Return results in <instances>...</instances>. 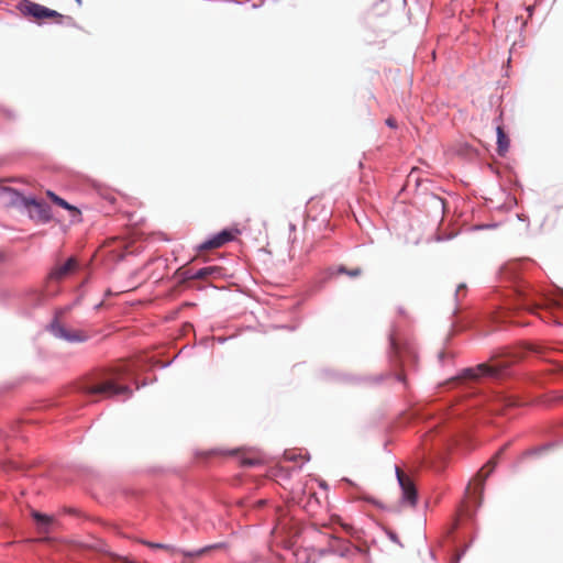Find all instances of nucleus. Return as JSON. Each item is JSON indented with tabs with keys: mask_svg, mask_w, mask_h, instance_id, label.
<instances>
[{
	"mask_svg": "<svg viewBox=\"0 0 563 563\" xmlns=\"http://www.w3.org/2000/svg\"><path fill=\"white\" fill-rule=\"evenodd\" d=\"M125 365H118L95 374L81 384L80 390L95 401L110 399L115 396H132V389L125 384Z\"/></svg>",
	"mask_w": 563,
	"mask_h": 563,
	"instance_id": "f257e3e1",
	"label": "nucleus"
},
{
	"mask_svg": "<svg viewBox=\"0 0 563 563\" xmlns=\"http://www.w3.org/2000/svg\"><path fill=\"white\" fill-rule=\"evenodd\" d=\"M396 483L394 485V501L391 510L401 512L404 510L415 509L419 492L413 476V471L405 464H396L394 466Z\"/></svg>",
	"mask_w": 563,
	"mask_h": 563,
	"instance_id": "f03ea898",
	"label": "nucleus"
},
{
	"mask_svg": "<svg viewBox=\"0 0 563 563\" xmlns=\"http://www.w3.org/2000/svg\"><path fill=\"white\" fill-rule=\"evenodd\" d=\"M417 355L415 347L399 338H389V367H393V376L402 389L408 387L407 374L415 366Z\"/></svg>",
	"mask_w": 563,
	"mask_h": 563,
	"instance_id": "7ed1b4c3",
	"label": "nucleus"
},
{
	"mask_svg": "<svg viewBox=\"0 0 563 563\" xmlns=\"http://www.w3.org/2000/svg\"><path fill=\"white\" fill-rule=\"evenodd\" d=\"M144 545L151 548V549H161V550H165L167 551L168 553H170L172 555L174 554H177V553H180L184 555L185 559H199L203 555H207L209 554L211 551L216 550V549H219L222 547V544H212V545H207V547H203L199 550H196V551H185V550H180V549H177L173 545H169V544H164V543H155V542H151V541H141Z\"/></svg>",
	"mask_w": 563,
	"mask_h": 563,
	"instance_id": "20e7f679",
	"label": "nucleus"
},
{
	"mask_svg": "<svg viewBox=\"0 0 563 563\" xmlns=\"http://www.w3.org/2000/svg\"><path fill=\"white\" fill-rule=\"evenodd\" d=\"M23 206L27 210L31 219L36 220L42 223H46L51 221L52 213L51 208L47 203L43 201H38L33 198H23Z\"/></svg>",
	"mask_w": 563,
	"mask_h": 563,
	"instance_id": "39448f33",
	"label": "nucleus"
},
{
	"mask_svg": "<svg viewBox=\"0 0 563 563\" xmlns=\"http://www.w3.org/2000/svg\"><path fill=\"white\" fill-rule=\"evenodd\" d=\"M510 362L506 363H495V364H479L476 367L466 368L464 371V377L470 379H477L483 376H492L495 377L499 375V373L508 367Z\"/></svg>",
	"mask_w": 563,
	"mask_h": 563,
	"instance_id": "423d86ee",
	"label": "nucleus"
},
{
	"mask_svg": "<svg viewBox=\"0 0 563 563\" xmlns=\"http://www.w3.org/2000/svg\"><path fill=\"white\" fill-rule=\"evenodd\" d=\"M52 333L59 339H63L68 342H85L89 339V334L82 330L70 329L65 327L58 321H54L51 324Z\"/></svg>",
	"mask_w": 563,
	"mask_h": 563,
	"instance_id": "0eeeda50",
	"label": "nucleus"
},
{
	"mask_svg": "<svg viewBox=\"0 0 563 563\" xmlns=\"http://www.w3.org/2000/svg\"><path fill=\"white\" fill-rule=\"evenodd\" d=\"M21 10L24 14L31 15L36 20L42 19H60L62 14H59L57 11L51 10L44 5L25 1L21 5Z\"/></svg>",
	"mask_w": 563,
	"mask_h": 563,
	"instance_id": "6e6552de",
	"label": "nucleus"
},
{
	"mask_svg": "<svg viewBox=\"0 0 563 563\" xmlns=\"http://www.w3.org/2000/svg\"><path fill=\"white\" fill-rule=\"evenodd\" d=\"M238 230H223L212 236L211 239L207 240L202 244L199 245V251H208L213 249H219L227 244L230 241H233L235 238V234L238 233Z\"/></svg>",
	"mask_w": 563,
	"mask_h": 563,
	"instance_id": "1a4fd4ad",
	"label": "nucleus"
},
{
	"mask_svg": "<svg viewBox=\"0 0 563 563\" xmlns=\"http://www.w3.org/2000/svg\"><path fill=\"white\" fill-rule=\"evenodd\" d=\"M78 267V262L75 257H69L63 265L56 266L49 274V278L54 280H62Z\"/></svg>",
	"mask_w": 563,
	"mask_h": 563,
	"instance_id": "9d476101",
	"label": "nucleus"
},
{
	"mask_svg": "<svg viewBox=\"0 0 563 563\" xmlns=\"http://www.w3.org/2000/svg\"><path fill=\"white\" fill-rule=\"evenodd\" d=\"M31 516L36 521L40 533L47 534L51 532V527L55 522L53 516L41 514L37 510H32Z\"/></svg>",
	"mask_w": 563,
	"mask_h": 563,
	"instance_id": "9b49d317",
	"label": "nucleus"
},
{
	"mask_svg": "<svg viewBox=\"0 0 563 563\" xmlns=\"http://www.w3.org/2000/svg\"><path fill=\"white\" fill-rule=\"evenodd\" d=\"M504 452V449H500L477 473V477L481 481V486H483L486 478L495 471L499 456Z\"/></svg>",
	"mask_w": 563,
	"mask_h": 563,
	"instance_id": "f8f14e48",
	"label": "nucleus"
},
{
	"mask_svg": "<svg viewBox=\"0 0 563 563\" xmlns=\"http://www.w3.org/2000/svg\"><path fill=\"white\" fill-rule=\"evenodd\" d=\"M496 131H497V152L500 156H504L509 150L510 140H509L508 135L505 133L501 124H497Z\"/></svg>",
	"mask_w": 563,
	"mask_h": 563,
	"instance_id": "ddd939ff",
	"label": "nucleus"
},
{
	"mask_svg": "<svg viewBox=\"0 0 563 563\" xmlns=\"http://www.w3.org/2000/svg\"><path fill=\"white\" fill-rule=\"evenodd\" d=\"M222 275V268L219 266H208L195 272L194 276L197 279H208L209 277H219Z\"/></svg>",
	"mask_w": 563,
	"mask_h": 563,
	"instance_id": "4468645a",
	"label": "nucleus"
},
{
	"mask_svg": "<svg viewBox=\"0 0 563 563\" xmlns=\"http://www.w3.org/2000/svg\"><path fill=\"white\" fill-rule=\"evenodd\" d=\"M47 197L54 202L56 203L57 206L66 209V210H69L75 216H78L80 214V211L78 208H76L75 206H71L69 205L66 200H64L63 198L58 197L56 194H54L53 191L48 190L46 192Z\"/></svg>",
	"mask_w": 563,
	"mask_h": 563,
	"instance_id": "2eb2a0df",
	"label": "nucleus"
},
{
	"mask_svg": "<svg viewBox=\"0 0 563 563\" xmlns=\"http://www.w3.org/2000/svg\"><path fill=\"white\" fill-rule=\"evenodd\" d=\"M338 273L339 274H345L352 278H355V277H358L361 274H362V269L358 268V267H355V268H346L345 266H340L338 268Z\"/></svg>",
	"mask_w": 563,
	"mask_h": 563,
	"instance_id": "dca6fc26",
	"label": "nucleus"
},
{
	"mask_svg": "<svg viewBox=\"0 0 563 563\" xmlns=\"http://www.w3.org/2000/svg\"><path fill=\"white\" fill-rule=\"evenodd\" d=\"M239 453V450H231V451H224L220 449L211 450L208 454L209 455H235Z\"/></svg>",
	"mask_w": 563,
	"mask_h": 563,
	"instance_id": "f3484780",
	"label": "nucleus"
},
{
	"mask_svg": "<svg viewBox=\"0 0 563 563\" xmlns=\"http://www.w3.org/2000/svg\"><path fill=\"white\" fill-rule=\"evenodd\" d=\"M195 272L190 268H184L180 271V276L184 280L197 279L194 276Z\"/></svg>",
	"mask_w": 563,
	"mask_h": 563,
	"instance_id": "a211bd4d",
	"label": "nucleus"
},
{
	"mask_svg": "<svg viewBox=\"0 0 563 563\" xmlns=\"http://www.w3.org/2000/svg\"><path fill=\"white\" fill-rule=\"evenodd\" d=\"M240 463L242 466H253L260 463V461L251 457H242Z\"/></svg>",
	"mask_w": 563,
	"mask_h": 563,
	"instance_id": "6ab92c4d",
	"label": "nucleus"
},
{
	"mask_svg": "<svg viewBox=\"0 0 563 563\" xmlns=\"http://www.w3.org/2000/svg\"><path fill=\"white\" fill-rule=\"evenodd\" d=\"M388 537H389V540H391L393 542L397 543L399 547H402V544L399 543V541H398V539H397L395 533L389 531Z\"/></svg>",
	"mask_w": 563,
	"mask_h": 563,
	"instance_id": "aec40b11",
	"label": "nucleus"
},
{
	"mask_svg": "<svg viewBox=\"0 0 563 563\" xmlns=\"http://www.w3.org/2000/svg\"><path fill=\"white\" fill-rule=\"evenodd\" d=\"M388 124H389V128H393V126H394V122H393V120H391V119H389Z\"/></svg>",
	"mask_w": 563,
	"mask_h": 563,
	"instance_id": "412c9836",
	"label": "nucleus"
},
{
	"mask_svg": "<svg viewBox=\"0 0 563 563\" xmlns=\"http://www.w3.org/2000/svg\"><path fill=\"white\" fill-rule=\"evenodd\" d=\"M531 349H532L534 352H538V353H540V352H541V351H540L539 349H537V347H531Z\"/></svg>",
	"mask_w": 563,
	"mask_h": 563,
	"instance_id": "4be33fe9",
	"label": "nucleus"
},
{
	"mask_svg": "<svg viewBox=\"0 0 563 563\" xmlns=\"http://www.w3.org/2000/svg\"><path fill=\"white\" fill-rule=\"evenodd\" d=\"M76 2H77L78 4H81V0H76Z\"/></svg>",
	"mask_w": 563,
	"mask_h": 563,
	"instance_id": "5701e85b",
	"label": "nucleus"
}]
</instances>
